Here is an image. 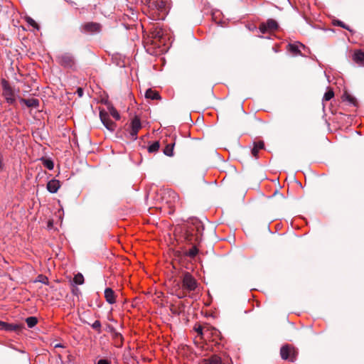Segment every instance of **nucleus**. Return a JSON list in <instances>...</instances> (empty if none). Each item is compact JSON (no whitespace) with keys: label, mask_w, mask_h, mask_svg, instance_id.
I'll list each match as a JSON object with an SVG mask.
<instances>
[{"label":"nucleus","mask_w":364,"mask_h":364,"mask_svg":"<svg viewBox=\"0 0 364 364\" xmlns=\"http://www.w3.org/2000/svg\"><path fill=\"white\" fill-rule=\"evenodd\" d=\"M182 289L187 291H193L198 287V282L189 272H183L181 276Z\"/></svg>","instance_id":"obj_1"},{"label":"nucleus","mask_w":364,"mask_h":364,"mask_svg":"<svg viewBox=\"0 0 364 364\" xmlns=\"http://www.w3.org/2000/svg\"><path fill=\"white\" fill-rule=\"evenodd\" d=\"M56 61L65 68L75 69V60L73 55L69 53H65L56 56Z\"/></svg>","instance_id":"obj_2"},{"label":"nucleus","mask_w":364,"mask_h":364,"mask_svg":"<svg viewBox=\"0 0 364 364\" xmlns=\"http://www.w3.org/2000/svg\"><path fill=\"white\" fill-rule=\"evenodd\" d=\"M1 84L2 86V95L5 98L6 102L9 105H14L16 102L14 89L5 79L1 80Z\"/></svg>","instance_id":"obj_3"},{"label":"nucleus","mask_w":364,"mask_h":364,"mask_svg":"<svg viewBox=\"0 0 364 364\" xmlns=\"http://www.w3.org/2000/svg\"><path fill=\"white\" fill-rule=\"evenodd\" d=\"M280 355L283 360H289L294 362L296 358V352L289 345L283 346L280 349Z\"/></svg>","instance_id":"obj_4"},{"label":"nucleus","mask_w":364,"mask_h":364,"mask_svg":"<svg viewBox=\"0 0 364 364\" xmlns=\"http://www.w3.org/2000/svg\"><path fill=\"white\" fill-rule=\"evenodd\" d=\"M23 328V325L18 323H9L0 321V331L6 332H18Z\"/></svg>","instance_id":"obj_5"},{"label":"nucleus","mask_w":364,"mask_h":364,"mask_svg":"<svg viewBox=\"0 0 364 364\" xmlns=\"http://www.w3.org/2000/svg\"><path fill=\"white\" fill-rule=\"evenodd\" d=\"M141 128V124L140 119L136 117H134L131 123V131L129 132L130 139L133 141L137 139V134L139 129Z\"/></svg>","instance_id":"obj_6"},{"label":"nucleus","mask_w":364,"mask_h":364,"mask_svg":"<svg viewBox=\"0 0 364 364\" xmlns=\"http://www.w3.org/2000/svg\"><path fill=\"white\" fill-rule=\"evenodd\" d=\"M100 117L101 122L108 130L114 131L115 129L116 124L109 118V115L107 112L101 111L100 112Z\"/></svg>","instance_id":"obj_7"},{"label":"nucleus","mask_w":364,"mask_h":364,"mask_svg":"<svg viewBox=\"0 0 364 364\" xmlns=\"http://www.w3.org/2000/svg\"><path fill=\"white\" fill-rule=\"evenodd\" d=\"M277 22L274 19H268L267 23H263L259 26V31L262 33H265L268 31H274L278 28Z\"/></svg>","instance_id":"obj_8"},{"label":"nucleus","mask_w":364,"mask_h":364,"mask_svg":"<svg viewBox=\"0 0 364 364\" xmlns=\"http://www.w3.org/2000/svg\"><path fill=\"white\" fill-rule=\"evenodd\" d=\"M167 1L165 0H150L149 8L156 9L158 11H166Z\"/></svg>","instance_id":"obj_9"},{"label":"nucleus","mask_w":364,"mask_h":364,"mask_svg":"<svg viewBox=\"0 0 364 364\" xmlns=\"http://www.w3.org/2000/svg\"><path fill=\"white\" fill-rule=\"evenodd\" d=\"M60 187V183L58 180L52 179L47 183V190L50 193H55Z\"/></svg>","instance_id":"obj_10"},{"label":"nucleus","mask_w":364,"mask_h":364,"mask_svg":"<svg viewBox=\"0 0 364 364\" xmlns=\"http://www.w3.org/2000/svg\"><path fill=\"white\" fill-rule=\"evenodd\" d=\"M105 298L109 304H113L116 302L115 293L111 288L107 287L105 289Z\"/></svg>","instance_id":"obj_11"},{"label":"nucleus","mask_w":364,"mask_h":364,"mask_svg":"<svg viewBox=\"0 0 364 364\" xmlns=\"http://www.w3.org/2000/svg\"><path fill=\"white\" fill-rule=\"evenodd\" d=\"M20 102L25 104L28 107H38L39 106V100L36 98H22Z\"/></svg>","instance_id":"obj_12"},{"label":"nucleus","mask_w":364,"mask_h":364,"mask_svg":"<svg viewBox=\"0 0 364 364\" xmlns=\"http://www.w3.org/2000/svg\"><path fill=\"white\" fill-rule=\"evenodd\" d=\"M353 60L358 64L364 63V52L362 50H356L355 51L353 55Z\"/></svg>","instance_id":"obj_13"},{"label":"nucleus","mask_w":364,"mask_h":364,"mask_svg":"<svg viewBox=\"0 0 364 364\" xmlns=\"http://www.w3.org/2000/svg\"><path fill=\"white\" fill-rule=\"evenodd\" d=\"M145 97L147 99L158 100L160 98V95L158 92L154 91L151 89H148L145 92Z\"/></svg>","instance_id":"obj_14"},{"label":"nucleus","mask_w":364,"mask_h":364,"mask_svg":"<svg viewBox=\"0 0 364 364\" xmlns=\"http://www.w3.org/2000/svg\"><path fill=\"white\" fill-rule=\"evenodd\" d=\"M85 28L87 31L90 32H97L100 31V26L97 23H88L85 24Z\"/></svg>","instance_id":"obj_15"},{"label":"nucleus","mask_w":364,"mask_h":364,"mask_svg":"<svg viewBox=\"0 0 364 364\" xmlns=\"http://www.w3.org/2000/svg\"><path fill=\"white\" fill-rule=\"evenodd\" d=\"M264 142L263 141H258L254 143V147L252 149V154L255 157H257V154L259 149H262L264 148Z\"/></svg>","instance_id":"obj_16"},{"label":"nucleus","mask_w":364,"mask_h":364,"mask_svg":"<svg viewBox=\"0 0 364 364\" xmlns=\"http://www.w3.org/2000/svg\"><path fill=\"white\" fill-rule=\"evenodd\" d=\"M174 146H175V143H171V144H167L164 149V154L167 156H173Z\"/></svg>","instance_id":"obj_17"},{"label":"nucleus","mask_w":364,"mask_h":364,"mask_svg":"<svg viewBox=\"0 0 364 364\" xmlns=\"http://www.w3.org/2000/svg\"><path fill=\"white\" fill-rule=\"evenodd\" d=\"M41 161L45 167L49 170H53L54 168V163L50 159L41 158Z\"/></svg>","instance_id":"obj_18"},{"label":"nucleus","mask_w":364,"mask_h":364,"mask_svg":"<svg viewBox=\"0 0 364 364\" xmlns=\"http://www.w3.org/2000/svg\"><path fill=\"white\" fill-rule=\"evenodd\" d=\"M198 253V249L196 245H193L189 250L185 252V255L191 258L195 257Z\"/></svg>","instance_id":"obj_19"},{"label":"nucleus","mask_w":364,"mask_h":364,"mask_svg":"<svg viewBox=\"0 0 364 364\" xmlns=\"http://www.w3.org/2000/svg\"><path fill=\"white\" fill-rule=\"evenodd\" d=\"M26 322L28 328H33L37 324L38 319L35 316H29L26 318Z\"/></svg>","instance_id":"obj_20"},{"label":"nucleus","mask_w":364,"mask_h":364,"mask_svg":"<svg viewBox=\"0 0 364 364\" xmlns=\"http://www.w3.org/2000/svg\"><path fill=\"white\" fill-rule=\"evenodd\" d=\"M160 144L159 141H154L153 144L149 146L148 151L149 153H154L159 149Z\"/></svg>","instance_id":"obj_21"},{"label":"nucleus","mask_w":364,"mask_h":364,"mask_svg":"<svg viewBox=\"0 0 364 364\" xmlns=\"http://www.w3.org/2000/svg\"><path fill=\"white\" fill-rule=\"evenodd\" d=\"M109 112L110 114L116 119L119 120L120 119V115L117 110L112 106L108 107Z\"/></svg>","instance_id":"obj_22"},{"label":"nucleus","mask_w":364,"mask_h":364,"mask_svg":"<svg viewBox=\"0 0 364 364\" xmlns=\"http://www.w3.org/2000/svg\"><path fill=\"white\" fill-rule=\"evenodd\" d=\"M203 364H221V360L219 357L213 356L205 360Z\"/></svg>","instance_id":"obj_23"},{"label":"nucleus","mask_w":364,"mask_h":364,"mask_svg":"<svg viewBox=\"0 0 364 364\" xmlns=\"http://www.w3.org/2000/svg\"><path fill=\"white\" fill-rule=\"evenodd\" d=\"M73 282L76 284H82L84 283V277H83V275L80 273H78L76 275H75L74 277V279H73Z\"/></svg>","instance_id":"obj_24"},{"label":"nucleus","mask_w":364,"mask_h":364,"mask_svg":"<svg viewBox=\"0 0 364 364\" xmlns=\"http://www.w3.org/2000/svg\"><path fill=\"white\" fill-rule=\"evenodd\" d=\"M288 47L291 53L296 55L300 54V50H299V46L297 45L290 43L288 45Z\"/></svg>","instance_id":"obj_25"},{"label":"nucleus","mask_w":364,"mask_h":364,"mask_svg":"<svg viewBox=\"0 0 364 364\" xmlns=\"http://www.w3.org/2000/svg\"><path fill=\"white\" fill-rule=\"evenodd\" d=\"M334 96V93H333V91L330 90L328 91H327L324 95H323V100L324 101H328L330 100L331 98H333V97Z\"/></svg>","instance_id":"obj_26"},{"label":"nucleus","mask_w":364,"mask_h":364,"mask_svg":"<svg viewBox=\"0 0 364 364\" xmlns=\"http://www.w3.org/2000/svg\"><path fill=\"white\" fill-rule=\"evenodd\" d=\"M26 22L31 26H33V28H36V29H39V27L38 26V24L36 23V22L31 18V17H26Z\"/></svg>","instance_id":"obj_27"},{"label":"nucleus","mask_w":364,"mask_h":364,"mask_svg":"<svg viewBox=\"0 0 364 364\" xmlns=\"http://www.w3.org/2000/svg\"><path fill=\"white\" fill-rule=\"evenodd\" d=\"M343 98L351 104H354L355 102V99L348 93L343 95Z\"/></svg>","instance_id":"obj_28"},{"label":"nucleus","mask_w":364,"mask_h":364,"mask_svg":"<svg viewBox=\"0 0 364 364\" xmlns=\"http://www.w3.org/2000/svg\"><path fill=\"white\" fill-rule=\"evenodd\" d=\"M6 346L14 350H16V351L21 353L22 354H26V351L24 350L17 348L15 346H14L11 343L6 344Z\"/></svg>","instance_id":"obj_29"},{"label":"nucleus","mask_w":364,"mask_h":364,"mask_svg":"<svg viewBox=\"0 0 364 364\" xmlns=\"http://www.w3.org/2000/svg\"><path fill=\"white\" fill-rule=\"evenodd\" d=\"M92 328L95 330H100L101 328V323L100 321L96 320L92 324Z\"/></svg>","instance_id":"obj_30"},{"label":"nucleus","mask_w":364,"mask_h":364,"mask_svg":"<svg viewBox=\"0 0 364 364\" xmlns=\"http://www.w3.org/2000/svg\"><path fill=\"white\" fill-rule=\"evenodd\" d=\"M335 25L339 26L343 28H346L347 30H349V28L341 21L337 20L334 23Z\"/></svg>","instance_id":"obj_31"},{"label":"nucleus","mask_w":364,"mask_h":364,"mask_svg":"<svg viewBox=\"0 0 364 364\" xmlns=\"http://www.w3.org/2000/svg\"><path fill=\"white\" fill-rule=\"evenodd\" d=\"M96 364H111V362L107 359H100Z\"/></svg>","instance_id":"obj_32"},{"label":"nucleus","mask_w":364,"mask_h":364,"mask_svg":"<svg viewBox=\"0 0 364 364\" xmlns=\"http://www.w3.org/2000/svg\"><path fill=\"white\" fill-rule=\"evenodd\" d=\"M202 227V225H199L197 227V235L196 236V240H199L200 238V236L201 235V232H200V228Z\"/></svg>","instance_id":"obj_33"},{"label":"nucleus","mask_w":364,"mask_h":364,"mask_svg":"<svg viewBox=\"0 0 364 364\" xmlns=\"http://www.w3.org/2000/svg\"><path fill=\"white\" fill-rule=\"evenodd\" d=\"M39 282H41V283H43V284H46L47 282H48V278L46 277H43V276H39Z\"/></svg>","instance_id":"obj_34"},{"label":"nucleus","mask_w":364,"mask_h":364,"mask_svg":"<svg viewBox=\"0 0 364 364\" xmlns=\"http://www.w3.org/2000/svg\"><path fill=\"white\" fill-rule=\"evenodd\" d=\"M73 293L75 294V295H78L79 294H80V289L77 288V287H75L73 289Z\"/></svg>","instance_id":"obj_35"},{"label":"nucleus","mask_w":364,"mask_h":364,"mask_svg":"<svg viewBox=\"0 0 364 364\" xmlns=\"http://www.w3.org/2000/svg\"><path fill=\"white\" fill-rule=\"evenodd\" d=\"M77 92L79 97H82L84 93L83 90L82 88H78L77 90Z\"/></svg>","instance_id":"obj_36"},{"label":"nucleus","mask_w":364,"mask_h":364,"mask_svg":"<svg viewBox=\"0 0 364 364\" xmlns=\"http://www.w3.org/2000/svg\"><path fill=\"white\" fill-rule=\"evenodd\" d=\"M196 331L199 333V334H202L203 333V329L200 326H199L198 328L196 329Z\"/></svg>","instance_id":"obj_37"},{"label":"nucleus","mask_w":364,"mask_h":364,"mask_svg":"<svg viewBox=\"0 0 364 364\" xmlns=\"http://www.w3.org/2000/svg\"><path fill=\"white\" fill-rule=\"evenodd\" d=\"M177 296H178V299H182V298H184L186 296V294L180 293V294H177Z\"/></svg>","instance_id":"obj_38"},{"label":"nucleus","mask_w":364,"mask_h":364,"mask_svg":"<svg viewBox=\"0 0 364 364\" xmlns=\"http://www.w3.org/2000/svg\"><path fill=\"white\" fill-rule=\"evenodd\" d=\"M63 346L60 343H58L55 346V348H63Z\"/></svg>","instance_id":"obj_39"},{"label":"nucleus","mask_w":364,"mask_h":364,"mask_svg":"<svg viewBox=\"0 0 364 364\" xmlns=\"http://www.w3.org/2000/svg\"><path fill=\"white\" fill-rule=\"evenodd\" d=\"M115 336L116 337H120V338H122V335L120 333H117Z\"/></svg>","instance_id":"obj_40"},{"label":"nucleus","mask_w":364,"mask_h":364,"mask_svg":"<svg viewBox=\"0 0 364 364\" xmlns=\"http://www.w3.org/2000/svg\"><path fill=\"white\" fill-rule=\"evenodd\" d=\"M188 237H189V234H188V235H187V240L191 242L192 239L191 238H188Z\"/></svg>","instance_id":"obj_41"},{"label":"nucleus","mask_w":364,"mask_h":364,"mask_svg":"<svg viewBox=\"0 0 364 364\" xmlns=\"http://www.w3.org/2000/svg\"><path fill=\"white\" fill-rule=\"evenodd\" d=\"M173 313L176 314H179V313L178 311H173Z\"/></svg>","instance_id":"obj_42"}]
</instances>
